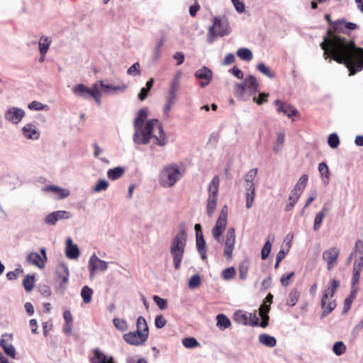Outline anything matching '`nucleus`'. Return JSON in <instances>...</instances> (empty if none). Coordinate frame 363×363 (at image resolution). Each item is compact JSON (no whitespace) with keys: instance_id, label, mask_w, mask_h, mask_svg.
<instances>
[{"instance_id":"obj_36","label":"nucleus","mask_w":363,"mask_h":363,"mask_svg":"<svg viewBox=\"0 0 363 363\" xmlns=\"http://www.w3.org/2000/svg\"><path fill=\"white\" fill-rule=\"evenodd\" d=\"M51 39L45 35H42L39 40V51L40 54L46 55L51 44Z\"/></svg>"},{"instance_id":"obj_61","label":"nucleus","mask_w":363,"mask_h":363,"mask_svg":"<svg viewBox=\"0 0 363 363\" xmlns=\"http://www.w3.org/2000/svg\"><path fill=\"white\" fill-rule=\"evenodd\" d=\"M153 300L161 310H164L167 308V301L166 299L155 295Z\"/></svg>"},{"instance_id":"obj_63","label":"nucleus","mask_w":363,"mask_h":363,"mask_svg":"<svg viewBox=\"0 0 363 363\" xmlns=\"http://www.w3.org/2000/svg\"><path fill=\"white\" fill-rule=\"evenodd\" d=\"M167 320L162 315H157L155 319V327L161 329L165 326Z\"/></svg>"},{"instance_id":"obj_64","label":"nucleus","mask_w":363,"mask_h":363,"mask_svg":"<svg viewBox=\"0 0 363 363\" xmlns=\"http://www.w3.org/2000/svg\"><path fill=\"white\" fill-rule=\"evenodd\" d=\"M363 267V257H354L353 269L354 271H362Z\"/></svg>"},{"instance_id":"obj_2","label":"nucleus","mask_w":363,"mask_h":363,"mask_svg":"<svg viewBox=\"0 0 363 363\" xmlns=\"http://www.w3.org/2000/svg\"><path fill=\"white\" fill-rule=\"evenodd\" d=\"M147 116V111L145 108H142L138 112L133 121L134 143L138 145H147L153 138L155 143L158 146H165L168 139L162 123L156 118L146 121Z\"/></svg>"},{"instance_id":"obj_16","label":"nucleus","mask_w":363,"mask_h":363,"mask_svg":"<svg viewBox=\"0 0 363 363\" xmlns=\"http://www.w3.org/2000/svg\"><path fill=\"white\" fill-rule=\"evenodd\" d=\"M340 250L336 247H332L323 252V259L326 262L329 271L337 265Z\"/></svg>"},{"instance_id":"obj_1","label":"nucleus","mask_w":363,"mask_h":363,"mask_svg":"<svg viewBox=\"0 0 363 363\" xmlns=\"http://www.w3.org/2000/svg\"><path fill=\"white\" fill-rule=\"evenodd\" d=\"M356 23L347 22L344 19L334 22V30H328V36L324 37L320 43L325 60L330 58L337 63L344 64L350 71V76L354 75L363 69V48L355 45L353 40L339 35L337 33L347 30H354Z\"/></svg>"},{"instance_id":"obj_47","label":"nucleus","mask_w":363,"mask_h":363,"mask_svg":"<svg viewBox=\"0 0 363 363\" xmlns=\"http://www.w3.org/2000/svg\"><path fill=\"white\" fill-rule=\"evenodd\" d=\"M299 298V293L297 290H292L287 298L286 303L290 306H294L296 304Z\"/></svg>"},{"instance_id":"obj_21","label":"nucleus","mask_w":363,"mask_h":363,"mask_svg":"<svg viewBox=\"0 0 363 363\" xmlns=\"http://www.w3.org/2000/svg\"><path fill=\"white\" fill-rule=\"evenodd\" d=\"M274 104L278 113H282L290 118H292L294 116L298 115V110L287 103L282 102L280 100H276Z\"/></svg>"},{"instance_id":"obj_38","label":"nucleus","mask_w":363,"mask_h":363,"mask_svg":"<svg viewBox=\"0 0 363 363\" xmlns=\"http://www.w3.org/2000/svg\"><path fill=\"white\" fill-rule=\"evenodd\" d=\"M94 356L90 359L91 363H107L109 357L98 349L94 350Z\"/></svg>"},{"instance_id":"obj_26","label":"nucleus","mask_w":363,"mask_h":363,"mask_svg":"<svg viewBox=\"0 0 363 363\" xmlns=\"http://www.w3.org/2000/svg\"><path fill=\"white\" fill-rule=\"evenodd\" d=\"M270 310V304L267 303H263L259 309V315L262 318V322L259 324V326L262 328H265L268 325L269 316L268 313Z\"/></svg>"},{"instance_id":"obj_44","label":"nucleus","mask_w":363,"mask_h":363,"mask_svg":"<svg viewBox=\"0 0 363 363\" xmlns=\"http://www.w3.org/2000/svg\"><path fill=\"white\" fill-rule=\"evenodd\" d=\"M114 326L120 331L124 332L128 329V325L125 320L115 318L113 320Z\"/></svg>"},{"instance_id":"obj_31","label":"nucleus","mask_w":363,"mask_h":363,"mask_svg":"<svg viewBox=\"0 0 363 363\" xmlns=\"http://www.w3.org/2000/svg\"><path fill=\"white\" fill-rule=\"evenodd\" d=\"M318 171L321 176V180L323 184L328 185L330 182V172L327 164L324 162L318 164Z\"/></svg>"},{"instance_id":"obj_24","label":"nucleus","mask_w":363,"mask_h":363,"mask_svg":"<svg viewBox=\"0 0 363 363\" xmlns=\"http://www.w3.org/2000/svg\"><path fill=\"white\" fill-rule=\"evenodd\" d=\"M79 250L76 244L73 243L72 238L66 240L65 255L70 259H76L79 256Z\"/></svg>"},{"instance_id":"obj_13","label":"nucleus","mask_w":363,"mask_h":363,"mask_svg":"<svg viewBox=\"0 0 363 363\" xmlns=\"http://www.w3.org/2000/svg\"><path fill=\"white\" fill-rule=\"evenodd\" d=\"M40 255L35 252L28 254L26 256V262L29 264L35 266L42 269L45 267V262L48 260V257L45 247H41L40 249Z\"/></svg>"},{"instance_id":"obj_46","label":"nucleus","mask_w":363,"mask_h":363,"mask_svg":"<svg viewBox=\"0 0 363 363\" xmlns=\"http://www.w3.org/2000/svg\"><path fill=\"white\" fill-rule=\"evenodd\" d=\"M28 108L33 111H48L49 106L48 105L43 104L42 103L33 101L28 104Z\"/></svg>"},{"instance_id":"obj_30","label":"nucleus","mask_w":363,"mask_h":363,"mask_svg":"<svg viewBox=\"0 0 363 363\" xmlns=\"http://www.w3.org/2000/svg\"><path fill=\"white\" fill-rule=\"evenodd\" d=\"M125 168L121 166L109 169L107 171V177L112 181H115L121 178L125 174Z\"/></svg>"},{"instance_id":"obj_52","label":"nucleus","mask_w":363,"mask_h":363,"mask_svg":"<svg viewBox=\"0 0 363 363\" xmlns=\"http://www.w3.org/2000/svg\"><path fill=\"white\" fill-rule=\"evenodd\" d=\"M23 286L27 291H30L34 287V277L27 275L23 281Z\"/></svg>"},{"instance_id":"obj_34","label":"nucleus","mask_w":363,"mask_h":363,"mask_svg":"<svg viewBox=\"0 0 363 363\" xmlns=\"http://www.w3.org/2000/svg\"><path fill=\"white\" fill-rule=\"evenodd\" d=\"M358 289V287H354L353 289H352L349 296L347 297L346 299L345 300L344 307L342 310L343 313H347L350 309L351 305L356 297Z\"/></svg>"},{"instance_id":"obj_43","label":"nucleus","mask_w":363,"mask_h":363,"mask_svg":"<svg viewBox=\"0 0 363 363\" xmlns=\"http://www.w3.org/2000/svg\"><path fill=\"white\" fill-rule=\"evenodd\" d=\"M109 184L106 179H99L92 189L94 193H99L107 190Z\"/></svg>"},{"instance_id":"obj_49","label":"nucleus","mask_w":363,"mask_h":363,"mask_svg":"<svg viewBox=\"0 0 363 363\" xmlns=\"http://www.w3.org/2000/svg\"><path fill=\"white\" fill-rule=\"evenodd\" d=\"M354 257H363V241L357 240L355 242L354 247L352 252Z\"/></svg>"},{"instance_id":"obj_57","label":"nucleus","mask_w":363,"mask_h":363,"mask_svg":"<svg viewBox=\"0 0 363 363\" xmlns=\"http://www.w3.org/2000/svg\"><path fill=\"white\" fill-rule=\"evenodd\" d=\"M201 284V277L199 274L192 276L188 282V286L190 289L197 288Z\"/></svg>"},{"instance_id":"obj_32","label":"nucleus","mask_w":363,"mask_h":363,"mask_svg":"<svg viewBox=\"0 0 363 363\" xmlns=\"http://www.w3.org/2000/svg\"><path fill=\"white\" fill-rule=\"evenodd\" d=\"M216 326L220 330H225L231 325L230 320L224 314H218L216 315Z\"/></svg>"},{"instance_id":"obj_51","label":"nucleus","mask_w":363,"mask_h":363,"mask_svg":"<svg viewBox=\"0 0 363 363\" xmlns=\"http://www.w3.org/2000/svg\"><path fill=\"white\" fill-rule=\"evenodd\" d=\"M182 344L186 348H194L199 346V342L194 337L184 338Z\"/></svg>"},{"instance_id":"obj_9","label":"nucleus","mask_w":363,"mask_h":363,"mask_svg":"<svg viewBox=\"0 0 363 363\" xmlns=\"http://www.w3.org/2000/svg\"><path fill=\"white\" fill-rule=\"evenodd\" d=\"M228 221V206L224 205L220 211L219 216L213 228L211 233L213 238L218 243H221V235L223 233Z\"/></svg>"},{"instance_id":"obj_14","label":"nucleus","mask_w":363,"mask_h":363,"mask_svg":"<svg viewBox=\"0 0 363 363\" xmlns=\"http://www.w3.org/2000/svg\"><path fill=\"white\" fill-rule=\"evenodd\" d=\"M26 116L25 111L19 107L11 106L4 112V117L5 121L14 124H18Z\"/></svg>"},{"instance_id":"obj_27","label":"nucleus","mask_w":363,"mask_h":363,"mask_svg":"<svg viewBox=\"0 0 363 363\" xmlns=\"http://www.w3.org/2000/svg\"><path fill=\"white\" fill-rule=\"evenodd\" d=\"M196 248L203 260L207 259L206 244L203 235L199 234L196 237Z\"/></svg>"},{"instance_id":"obj_5","label":"nucleus","mask_w":363,"mask_h":363,"mask_svg":"<svg viewBox=\"0 0 363 363\" xmlns=\"http://www.w3.org/2000/svg\"><path fill=\"white\" fill-rule=\"evenodd\" d=\"M186 245V234L184 230H180L174 237L169 248L176 269L180 268Z\"/></svg>"},{"instance_id":"obj_17","label":"nucleus","mask_w":363,"mask_h":363,"mask_svg":"<svg viewBox=\"0 0 363 363\" xmlns=\"http://www.w3.org/2000/svg\"><path fill=\"white\" fill-rule=\"evenodd\" d=\"M107 82L108 79L100 80L101 88L103 89L107 94L114 95L123 93L127 89V86L123 82H120L117 84H108Z\"/></svg>"},{"instance_id":"obj_25","label":"nucleus","mask_w":363,"mask_h":363,"mask_svg":"<svg viewBox=\"0 0 363 363\" xmlns=\"http://www.w3.org/2000/svg\"><path fill=\"white\" fill-rule=\"evenodd\" d=\"M55 274L57 281H69V272L68 267L65 264H59L56 267Z\"/></svg>"},{"instance_id":"obj_54","label":"nucleus","mask_w":363,"mask_h":363,"mask_svg":"<svg viewBox=\"0 0 363 363\" xmlns=\"http://www.w3.org/2000/svg\"><path fill=\"white\" fill-rule=\"evenodd\" d=\"M235 269L234 267H230L225 269L222 272V277L225 280L232 279L235 275Z\"/></svg>"},{"instance_id":"obj_42","label":"nucleus","mask_w":363,"mask_h":363,"mask_svg":"<svg viewBox=\"0 0 363 363\" xmlns=\"http://www.w3.org/2000/svg\"><path fill=\"white\" fill-rule=\"evenodd\" d=\"M93 293H94L93 290L87 286H85L82 289L81 296L83 299V301L85 303H89L91 302Z\"/></svg>"},{"instance_id":"obj_23","label":"nucleus","mask_w":363,"mask_h":363,"mask_svg":"<svg viewBox=\"0 0 363 363\" xmlns=\"http://www.w3.org/2000/svg\"><path fill=\"white\" fill-rule=\"evenodd\" d=\"M195 77L197 79L203 80L200 83V86L201 87H205L207 86L212 79L213 73L212 71L208 68L207 67H203L201 69H198L195 72Z\"/></svg>"},{"instance_id":"obj_41","label":"nucleus","mask_w":363,"mask_h":363,"mask_svg":"<svg viewBox=\"0 0 363 363\" xmlns=\"http://www.w3.org/2000/svg\"><path fill=\"white\" fill-rule=\"evenodd\" d=\"M177 100L169 97H165V103L163 106V116L164 118H167L169 116V111L172 106L176 103Z\"/></svg>"},{"instance_id":"obj_28","label":"nucleus","mask_w":363,"mask_h":363,"mask_svg":"<svg viewBox=\"0 0 363 363\" xmlns=\"http://www.w3.org/2000/svg\"><path fill=\"white\" fill-rule=\"evenodd\" d=\"M72 92L77 96L82 99H87L90 96L89 88L83 84H79L72 88Z\"/></svg>"},{"instance_id":"obj_8","label":"nucleus","mask_w":363,"mask_h":363,"mask_svg":"<svg viewBox=\"0 0 363 363\" xmlns=\"http://www.w3.org/2000/svg\"><path fill=\"white\" fill-rule=\"evenodd\" d=\"M219 184L220 178L218 175H216L208 184V196L206 202V214L208 217H212L216 209L218 198Z\"/></svg>"},{"instance_id":"obj_60","label":"nucleus","mask_w":363,"mask_h":363,"mask_svg":"<svg viewBox=\"0 0 363 363\" xmlns=\"http://www.w3.org/2000/svg\"><path fill=\"white\" fill-rule=\"evenodd\" d=\"M234 6L235 11L239 13H242L245 11V6L243 1L240 0H230Z\"/></svg>"},{"instance_id":"obj_50","label":"nucleus","mask_w":363,"mask_h":363,"mask_svg":"<svg viewBox=\"0 0 363 363\" xmlns=\"http://www.w3.org/2000/svg\"><path fill=\"white\" fill-rule=\"evenodd\" d=\"M257 70L269 78H274L275 74L264 63H259L257 66Z\"/></svg>"},{"instance_id":"obj_40","label":"nucleus","mask_w":363,"mask_h":363,"mask_svg":"<svg viewBox=\"0 0 363 363\" xmlns=\"http://www.w3.org/2000/svg\"><path fill=\"white\" fill-rule=\"evenodd\" d=\"M237 55L242 60L247 62L250 61L253 57L252 51L250 49L245 48L238 49L237 50Z\"/></svg>"},{"instance_id":"obj_33","label":"nucleus","mask_w":363,"mask_h":363,"mask_svg":"<svg viewBox=\"0 0 363 363\" xmlns=\"http://www.w3.org/2000/svg\"><path fill=\"white\" fill-rule=\"evenodd\" d=\"M328 208L323 206L322 209L315 215L314 218L313 230H318L322 224L323 219L326 216Z\"/></svg>"},{"instance_id":"obj_53","label":"nucleus","mask_w":363,"mask_h":363,"mask_svg":"<svg viewBox=\"0 0 363 363\" xmlns=\"http://www.w3.org/2000/svg\"><path fill=\"white\" fill-rule=\"evenodd\" d=\"M328 143L331 148L335 149L337 147L340 145V139L338 135L335 133H331L328 137Z\"/></svg>"},{"instance_id":"obj_37","label":"nucleus","mask_w":363,"mask_h":363,"mask_svg":"<svg viewBox=\"0 0 363 363\" xmlns=\"http://www.w3.org/2000/svg\"><path fill=\"white\" fill-rule=\"evenodd\" d=\"M259 340L262 344L269 347H273L277 344V340L274 337L265 333L259 336Z\"/></svg>"},{"instance_id":"obj_39","label":"nucleus","mask_w":363,"mask_h":363,"mask_svg":"<svg viewBox=\"0 0 363 363\" xmlns=\"http://www.w3.org/2000/svg\"><path fill=\"white\" fill-rule=\"evenodd\" d=\"M91 146L94 150V157L100 160L104 163L108 164L109 160L105 157H101V155L104 153V149L101 147L97 143H94Z\"/></svg>"},{"instance_id":"obj_56","label":"nucleus","mask_w":363,"mask_h":363,"mask_svg":"<svg viewBox=\"0 0 363 363\" xmlns=\"http://www.w3.org/2000/svg\"><path fill=\"white\" fill-rule=\"evenodd\" d=\"M245 197L246 208L249 209L253 206L255 197V191H245Z\"/></svg>"},{"instance_id":"obj_29","label":"nucleus","mask_w":363,"mask_h":363,"mask_svg":"<svg viewBox=\"0 0 363 363\" xmlns=\"http://www.w3.org/2000/svg\"><path fill=\"white\" fill-rule=\"evenodd\" d=\"M136 331L143 334L145 337L148 338L149 328L146 320L143 316H139L136 320Z\"/></svg>"},{"instance_id":"obj_62","label":"nucleus","mask_w":363,"mask_h":363,"mask_svg":"<svg viewBox=\"0 0 363 363\" xmlns=\"http://www.w3.org/2000/svg\"><path fill=\"white\" fill-rule=\"evenodd\" d=\"M269 94L267 93H260L259 96L257 97L255 95L252 96V101L258 105H262L267 101Z\"/></svg>"},{"instance_id":"obj_7","label":"nucleus","mask_w":363,"mask_h":363,"mask_svg":"<svg viewBox=\"0 0 363 363\" xmlns=\"http://www.w3.org/2000/svg\"><path fill=\"white\" fill-rule=\"evenodd\" d=\"M339 286L340 281L337 279H333L330 282V286L325 290L320 303L323 309L321 318L329 315L336 308L337 304L335 301H330V299L334 296Z\"/></svg>"},{"instance_id":"obj_4","label":"nucleus","mask_w":363,"mask_h":363,"mask_svg":"<svg viewBox=\"0 0 363 363\" xmlns=\"http://www.w3.org/2000/svg\"><path fill=\"white\" fill-rule=\"evenodd\" d=\"M184 172L177 164H167L160 171L158 182L164 188L174 186L182 177Z\"/></svg>"},{"instance_id":"obj_48","label":"nucleus","mask_w":363,"mask_h":363,"mask_svg":"<svg viewBox=\"0 0 363 363\" xmlns=\"http://www.w3.org/2000/svg\"><path fill=\"white\" fill-rule=\"evenodd\" d=\"M308 177L307 174H303L300 179H298V182L296 183V184L294 186V189L301 191V192H303V191L304 190V189L306 188V184H307V182H308Z\"/></svg>"},{"instance_id":"obj_3","label":"nucleus","mask_w":363,"mask_h":363,"mask_svg":"<svg viewBox=\"0 0 363 363\" xmlns=\"http://www.w3.org/2000/svg\"><path fill=\"white\" fill-rule=\"evenodd\" d=\"M259 90V84L255 77L248 75L242 82L236 83L233 87L235 96L240 100L247 101Z\"/></svg>"},{"instance_id":"obj_18","label":"nucleus","mask_w":363,"mask_h":363,"mask_svg":"<svg viewBox=\"0 0 363 363\" xmlns=\"http://www.w3.org/2000/svg\"><path fill=\"white\" fill-rule=\"evenodd\" d=\"M44 193H51L55 199L61 200L68 197L70 195V191L68 189L62 188L57 185H47L41 188Z\"/></svg>"},{"instance_id":"obj_19","label":"nucleus","mask_w":363,"mask_h":363,"mask_svg":"<svg viewBox=\"0 0 363 363\" xmlns=\"http://www.w3.org/2000/svg\"><path fill=\"white\" fill-rule=\"evenodd\" d=\"M72 217L70 212L67 211H56L49 213L45 218V223L50 225H54L58 220H68Z\"/></svg>"},{"instance_id":"obj_11","label":"nucleus","mask_w":363,"mask_h":363,"mask_svg":"<svg viewBox=\"0 0 363 363\" xmlns=\"http://www.w3.org/2000/svg\"><path fill=\"white\" fill-rule=\"evenodd\" d=\"M235 230L233 228L228 229L223 242V256L227 260L233 258V252L235 245Z\"/></svg>"},{"instance_id":"obj_59","label":"nucleus","mask_w":363,"mask_h":363,"mask_svg":"<svg viewBox=\"0 0 363 363\" xmlns=\"http://www.w3.org/2000/svg\"><path fill=\"white\" fill-rule=\"evenodd\" d=\"M248 272V264L246 262H243L239 267L240 278L242 280L245 279L247 277Z\"/></svg>"},{"instance_id":"obj_55","label":"nucleus","mask_w":363,"mask_h":363,"mask_svg":"<svg viewBox=\"0 0 363 363\" xmlns=\"http://www.w3.org/2000/svg\"><path fill=\"white\" fill-rule=\"evenodd\" d=\"M127 73L130 76L136 77L140 75V64L135 62L131 65L127 70Z\"/></svg>"},{"instance_id":"obj_10","label":"nucleus","mask_w":363,"mask_h":363,"mask_svg":"<svg viewBox=\"0 0 363 363\" xmlns=\"http://www.w3.org/2000/svg\"><path fill=\"white\" fill-rule=\"evenodd\" d=\"M233 320L237 323L242 325H259V318L255 313H248L245 311L238 310L234 313Z\"/></svg>"},{"instance_id":"obj_12","label":"nucleus","mask_w":363,"mask_h":363,"mask_svg":"<svg viewBox=\"0 0 363 363\" xmlns=\"http://www.w3.org/2000/svg\"><path fill=\"white\" fill-rule=\"evenodd\" d=\"M108 262L99 259L95 254L91 255L88 262L90 278H93L97 272H104L108 269Z\"/></svg>"},{"instance_id":"obj_15","label":"nucleus","mask_w":363,"mask_h":363,"mask_svg":"<svg viewBox=\"0 0 363 363\" xmlns=\"http://www.w3.org/2000/svg\"><path fill=\"white\" fill-rule=\"evenodd\" d=\"M183 72L177 70L170 81L167 97L177 100L178 94L181 86V80Z\"/></svg>"},{"instance_id":"obj_20","label":"nucleus","mask_w":363,"mask_h":363,"mask_svg":"<svg viewBox=\"0 0 363 363\" xmlns=\"http://www.w3.org/2000/svg\"><path fill=\"white\" fill-rule=\"evenodd\" d=\"M123 338L125 342L130 345L140 346L143 345L147 340L143 334L137 331H132L125 333Z\"/></svg>"},{"instance_id":"obj_45","label":"nucleus","mask_w":363,"mask_h":363,"mask_svg":"<svg viewBox=\"0 0 363 363\" xmlns=\"http://www.w3.org/2000/svg\"><path fill=\"white\" fill-rule=\"evenodd\" d=\"M333 352L335 355L340 356L346 352V346L342 341H337L333 346Z\"/></svg>"},{"instance_id":"obj_6","label":"nucleus","mask_w":363,"mask_h":363,"mask_svg":"<svg viewBox=\"0 0 363 363\" xmlns=\"http://www.w3.org/2000/svg\"><path fill=\"white\" fill-rule=\"evenodd\" d=\"M230 32L229 21L225 17H214L213 25L208 30L207 42L212 44L218 38L229 35Z\"/></svg>"},{"instance_id":"obj_58","label":"nucleus","mask_w":363,"mask_h":363,"mask_svg":"<svg viewBox=\"0 0 363 363\" xmlns=\"http://www.w3.org/2000/svg\"><path fill=\"white\" fill-rule=\"evenodd\" d=\"M272 250V243L269 240H267L265 244L264 245L262 252H261V257L262 259H266Z\"/></svg>"},{"instance_id":"obj_35","label":"nucleus","mask_w":363,"mask_h":363,"mask_svg":"<svg viewBox=\"0 0 363 363\" xmlns=\"http://www.w3.org/2000/svg\"><path fill=\"white\" fill-rule=\"evenodd\" d=\"M100 88V81L94 83L91 89L89 88L90 96H91L98 104H101V92L99 90Z\"/></svg>"},{"instance_id":"obj_22","label":"nucleus","mask_w":363,"mask_h":363,"mask_svg":"<svg viewBox=\"0 0 363 363\" xmlns=\"http://www.w3.org/2000/svg\"><path fill=\"white\" fill-rule=\"evenodd\" d=\"M21 130L23 136L28 140H37L40 138V133L33 123L26 124Z\"/></svg>"}]
</instances>
